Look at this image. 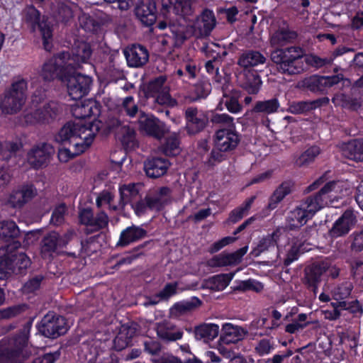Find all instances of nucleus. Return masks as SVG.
I'll return each instance as SVG.
<instances>
[{
  "label": "nucleus",
  "instance_id": "nucleus-1",
  "mask_svg": "<svg viewBox=\"0 0 363 363\" xmlns=\"http://www.w3.org/2000/svg\"><path fill=\"white\" fill-rule=\"evenodd\" d=\"M336 185L335 181L329 182L318 192L303 199L298 206L289 213L286 227L292 230L303 226L318 211L330 204Z\"/></svg>",
  "mask_w": 363,
  "mask_h": 363
},
{
  "label": "nucleus",
  "instance_id": "nucleus-2",
  "mask_svg": "<svg viewBox=\"0 0 363 363\" xmlns=\"http://www.w3.org/2000/svg\"><path fill=\"white\" fill-rule=\"evenodd\" d=\"M91 122L69 121L65 123L55 136V140L74 147L73 155H79L92 143L95 133Z\"/></svg>",
  "mask_w": 363,
  "mask_h": 363
},
{
  "label": "nucleus",
  "instance_id": "nucleus-3",
  "mask_svg": "<svg viewBox=\"0 0 363 363\" xmlns=\"http://www.w3.org/2000/svg\"><path fill=\"white\" fill-rule=\"evenodd\" d=\"M28 332L25 328L17 335L0 341V363H23L32 354L28 345Z\"/></svg>",
  "mask_w": 363,
  "mask_h": 363
},
{
  "label": "nucleus",
  "instance_id": "nucleus-4",
  "mask_svg": "<svg viewBox=\"0 0 363 363\" xmlns=\"http://www.w3.org/2000/svg\"><path fill=\"white\" fill-rule=\"evenodd\" d=\"M304 50L298 46L275 49L271 52V60L277 71L286 75H294L304 70L302 57Z\"/></svg>",
  "mask_w": 363,
  "mask_h": 363
},
{
  "label": "nucleus",
  "instance_id": "nucleus-5",
  "mask_svg": "<svg viewBox=\"0 0 363 363\" xmlns=\"http://www.w3.org/2000/svg\"><path fill=\"white\" fill-rule=\"evenodd\" d=\"M27 90L28 81L21 77L15 78L1 101L2 113L13 115L19 112L26 103Z\"/></svg>",
  "mask_w": 363,
  "mask_h": 363
},
{
  "label": "nucleus",
  "instance_id": "nucleus-6",
  "mask_svg": "<svg viewBox=\"0 0 363 363\" xmlns=\"http://www.w3.org/2000/svg\"><path fill=\"white\" fill-rule=\"evenodd\" d=\"M23 22L32 32L38 30L42 35L45 50L50 51L52 48V26L34 6H28L23 10Z\"/></svg>",
  "mask_w": 363,
  "mask_h": 363
},
{
  "label": "nucleus",
  "instance_id": "nucleus-7",
  "mask_svg": "<svg viewBox=\"0 0 363 363\" xmlns=\"http://www.w3.org/2000/svg\"><path fill=\"white\" fill-rule=\"evenodd\" d=\"M339 84H341L342 87L350 86V82L341 74L332 76L313 74L304 78L301 82L303 89L319 94H326L330 88Z\"/></svg>",
  "mask_w": 363,
  "mask_h": 363
},
{
  "label": "nucleus",
  "instance_id": "nucleus-8",
  "mask_svg": "<svg viewBox=\"0 0 363 363\" xmlns=\"http://www.w3.org/2000/svg\"><path fill=\"white\" fill-rule=\"evenodd\" d=\"M167 80L165 75H160L150 80L143 89L145 97L153 98L154 101L160 105L174 106L176 101L171 97Z\"/></svg>",
  "mask_w": 363,
  "mask_h": 363
},
{
  "label": "nucleus",
  "instance_id": "nucleus-9",
  "mask_svg": "<svg viewBox=\"0 0 363 363\" xmlns=\"http://www.w3.org/2000/svg\"><path fill=\"white\" fill-rule=\"evenodd\" d=\"M69 69L67 75L63 77L66 83L69 96L73 100H78L87 95L92 86V78L88 75L77 72H72Z\"/></svg>",
  "mask_w": 363,
  "mask_h": 363
},
{
  "label": "nucleus",
  "instance_id": "nucleus-10",
  "mask_svg": "<svg viewBox=\"0 0 363 363\" xmlns=\"http://www.w3.org/2000/svg\"><path fill=\"white\" fill-rule=\"evenodd\" d=\"M38 330L44 337L55 339L67 333V323L64 317L48 313L38 325Z\"/></svg>",
  "mask_w": 363,
  "mask_h": 363
},
{
  "label": "nucleus",
  "instance_id": "nucleus-11",
  "mask_svg": "<svg viewBox=\"0 0 363 363\" xmlns=\"http://www.w3.org/2000/svg\"><path fill=\"white\" fill-rule=\"evenodd\" d=\"M184 129L189 135H195L202 132L208 124L207 114L196 106H189L184 109Z\"/></svg>",
  "mask_w": 363,
  "mask_h": 363
},
{
  "label": "nucleus",
  "instance_id": "nucleus-12",
  "mask_svg": "<svg viewBox=\"0 0 363 363\" xmlns=\"http://www.w3.org/2000/svg\"><path fill=\"white\" fill-rule=\"evenodd\" d=\"M91 55L89 44L85 42L75 43L71 52H62L61 57L66 62L69 69L75 70L83 63H87Z\"/></svg>",
  "mask_w": 363,
  "mask_h": 363
},
{
  "label": "nucleus",
  "instance_id": "nucleus-13",
  "mask_svg": "<svg viewBox=\"0 0 363 363\" xmlns=\"http://www.w3.org/2000/svg\"><path fill=\"white\" fill-rule=\"evenodd\" d=\"M62 112V106L57 101L45 103L35 111L26 115V120L30 123H50Z\"/></svg>",
  "mask_w": 363,
  "mask_h": 363
},
{
  "label": "nucleus",
  "instance_id": "nucleus-14",
  "mask_svg": "<svg viewBox=\"0 0 363 363\" xmlns=\"http://www.w3.org/2000/svg\"><path fill=\"white\" fill-rule=\"evenodd\" d=\"M357 211L347 208L335 221L328 231V235L332 239L346 236L357 223Z\"/></svg>",
  "mask_w": 363,
  "mask_h": 363
},
{
  "label": "nucleus",
  "instance_id": "nucleus-15",
  "mask_svg": "<svg viewBox=\"0 0 363 363\" xmlns=\"http://www.w3.org/2000/svg\"><path fill=\"white\" fill-rule=\"evenodd\" d=\"M157 26L160 30H164L168 27L175 40L174 44L176 45H182L187 39L188 35L191 31L189 27V21L184 17L177 16L175 19L160 21Z\"/></svg>",
  "mask_w": 363,
  "mask_h": 363
},
{
  "label": "nucleus",
  "instance_id": "nucleus-16",
  "mask_svg": "<svg viewBox=\"0 0 363 363\" xmlns=\"http://www.w3.org/2000/svg\"><path fill=\"white\" fill-rule=\"evenodd\" d=\"M66 64L60 52L43 65L40 76L45 81H52L59 78L63 82L64 76L67 75L69 69Z\"/></svg>",
  "mask_w": 363,
  "mask_h": 363
},
{
  "label": "nucleus",
  "instance_id": "nucleus-17",
  "mask_svg": "<svg viewBox=\"0 0 363 363\" xmlns=\"http://www.w3.org/2000/svg\"><path fill=\"white\" fill-rule=\"evenodd\" d=\"M222 98L218 105V109L223 110V106L231 113L237 114L242 111L243 106L240 102L241 92L233 89L232 86L225 82L220 87Z\"/></svg>",
  "mask_w": 363,
  "mask_h": 363
},
{
  "label": "nucleus",
  "instance_id": "nucleus-18",
  "mask_svg": "<svg viewBox=\"0 0 363 363\" xmlns=\"http://www.w3.org/2000/svg\"><path fill=\"white\" fill-rule=\"evenodd\" d=\"M80 223L89 226L91 232H96L106 228L108 225L109 218L102 210L94 213L91 208H84L79 214Z\"/></svg>",
  "mask_w": 363,
  "mask_h": 363
},
{
  "label": "nucleus",
  "instance_id": "nucleus-19",
  "mask_svg": "<svg viewBox=\"0 0 363 363\" xmlns=\"http://www.w3.org/2000/svg\"><path fill=\"white\" fill-rule=\"evenodd\" d=\"M54 153L55 149L52 145L48 143H40L29 152L28 162L36 169L46 166L50 162Z\"/></svg>",
  "mask_w": 363,
  "mask_h": 363
},
{
  "label": "nucleus",
  "instance_id": "nucleus-20",
  "mask_svg": "<svg viewBox=\"0 0 363 363\" xmlns=\"http://www.w3.org/2000/svg\"><path fill=\"white\" fill-rule=\"evenodd\" d=\"M216 18L213 11L209 9L203 10L193 24L189 23L191 31L188 35V38L193 34L198 36L209 35L216 26Z\"/></svg>",
  "mask_w": 363,
  "mask_h": 363
},
{
  "label": "nucleus",
  "instance_id": "nucleus-21",
  "mask_svg": "<svg viewBox=\"0 0 363 363\" xmlns=\"http://www.w3.org/2000/svg\"><path fill=\"white\" fill-rule=\"evenodd\" d=\"M138 123L140 130L157 139L162 138L166 133L165 124L163 122L143 111L140 112Z\"/></svg>",
  "mask_w": 363,
  "mask_h": 363
},
{
  "label": "nucleus",
  "instance_id": "nucleus-22",
  "mask_svg": "<svg viewBox=\"0 0 363 363\" xmlns=\"http://www.w3.org/2000/svg\"><path fill=\"white\" fill-rule=\"evenodd\" d=\"M328 267L321 262H315L307 267L304 270L303 284L307 289L316 294L322 281V276L327 272Z\"/></svg>",
  "mask_w": 363,
  "mask_h": 363
},
{
  "label": "nucleus",
  "instance_id": "nucleus-23",
  "mask_svg": "<svg viewBox=\"0 0 363 363\" xmlns=\"http://www.w3.org/2000/svg\"><path fill=\"white\" fill-rule=\"evenodd\" d=\"M247 247L245 246L231 253L222 252L213 256L207 261V265L211 267H223L235 266L242 261V257L247 252Z\"/></svg>",
  "mask_w": 363,
  "mask_h": 363
},
{
  "label": "nucleus",
  "instance_id": "nucleus-24",
  "mask_svg": "<svg viewBox=\"0 0 363 363\" xmlns=\"http://www.w3.org/2000/svg\"><path fill=\"white\" fill-rule=\"evenodd\" d=\"M240 141V135L234 129L221 128L216 132V147L220 150L232 151Z\"/></svg>",
  "mask_w": 363,
  "mask_h": 363
},
{
  "label": "nucleus",
  "instance_id": "nucleus-25",
  "mask_svg": "<svg viewBox=\"0 0 363 363\" xmlns=\"http://www.w3.org/2000/svg\"><path fill=\"white\" fill-rule=\"evenodd\" d=\"M37 195V189L33 184H26L13 191L8 203L15 208H21Z\"/></svg>",
  "mask_w": 363,
  "mask_h": 363
},
{
  "label": "nucleus",
  "instance_id": "nucleus-26",
  "mask_svg": "<svg viewBox=\"0 0 363 363\" xmlns=\"http://www.w3.org/2000/svg\"><path fill=\"white\" fill-rule=\"evenodd\" d=\"M136 17L141 23L150 26L157 19V8L155 0H140L135 9Z\"/></svg>",
  "mask_w": 363,
  "mask_h": 363
},
{
  "label": "nucleus",
  "instance_id": "nucleus-27",
  "mask_svg": "<svg viewBox=\"0 0 363 363\" xmlns=\"http://www.w3.org/2000/svg\"><path fill=\"white\" fill-rule=\"evenodd\" d=\"M198 0H162V8L167 11L172 9L178 17L191 16Z\"/></svg>",
  "mask_w": 363,
  "mask_h": 363
},
{
  "label": "nucleus",
  "instance_id": "nucleus-28",
  "mask_svg": "<svg viewBox=\"0 0 363 363\" xmlns=\"http://www.w3.org/2000/svg\"><path fill=\"white\" fill-rule=\"evenodd\" d=\"M248 331L241 326L225 323L222 325L220 342L225 344H235L242 340Z\"/></svg>",
  "mask_w": 363,
  "mask_h": 363
},
{
  "label": "nucleus",
  "instance_id": "nucleus-29",
  "mask_svg": "<svg viewBox=\"0 0 363 363\" xmlns=\"http://www.w3.org/2000/svg\"><path fill=\"white\" fill-rule=\"evenodd\" d=\"M344 54L351 55L352 54V50L347 49L345 47H337L332 52L330 57H320L312 54L306 55L305 61L308 65L319 69L331 65L337 56L342 55Z\"/></svg>",
  "mask_w": 363,
  "mask_h": 363
},
{
  "label": "nucleus",
  "instance_id": "nucleus-30",
  "mask_svg": "<svg viewBox=\"0 0 363 363\" xmlns=\"http://www.w3.org/2000/svg\"><path fill=\"white\" fill-rule=\"evenodd\" d=\"M128 65L132 67H141L149 60V52L147 48L140 45H133L131 48L124 50Z\"/></svg>",
  "mask_w": 363,
  "mask_h": 363
},
{
  "label": "nucleus",
  "instance_id": "nucleus-31",
  "mask_svg": "<svg viewBox=\"0 0 363 363\" xmlns=\"http://www.w3.org/2000/svg\"><path fill=\"white\" fill-rule=\"evenodd\" d=\"M147 236V231L143 228L133 225L121 233L116 247H124Z\"/></svg>",
  "mask_w": 363,
  "mask_h": 363
},
{
  "label": "nucleus",
  "instance_id": "nucleus-32",
  "mask_svg": "<svg viewBox=\"0 0 363 363\" xmlns=\"http://www.w3.org/2000/svg\"><path fill=\"white\" fill-rule=\"evenodd\" d=\"M157 336L166 342H174L182 339L183 332L169 321L158 323L156 326Z\"/></svg>",
  "mask_w": 363,
  "mask_h": 363
},
{
  "label": "nucleus",
  "instance_id": "nucleus-33",
  "mask_svg": "<svg viewBox=\"0 0 363 363\" xmlns=\"http://www.w3.org/2000/svg\"><path fill=\"white\" fill-rule=\"evenodd\" d=\"M141 188L142 186L139 183H129L120 186L119 208H123L128 203L132 204L140 198V191Z\"/></svg>",
  "mask_w": 363,
  "mask_h": 363
},
{
  "label": "nucleus",
  "instance_id": "nucleus-34",
  "mask_svg": "<svg viewBox=\"0 0 363 363\" xmlns=\"http://www.w3.org/2000/svg\"><path fill=\"white\" fill-rule=\"evenodd\" d=\"M172 191L169 187L162 186L147 194L152 208L156 211H160L171 199Z\"/></svg>",
  "mask_w": 363,
  "mask_h": 363
},
{
  "label": "nucleus",
  "instance_id": "nucleus-35",
  "mask_svg": "<svg viewBox=\"0 0 363 363\" xmlns=\"http://www.w3.org/2000/svg\"><path fill=\"white\" fill-rule=\"evenodd\" d=\"M170 163L164 158L155 157L147 160L144 164V169L147 177L157 178L164 175Z\"/></svg>",
  "mask_w": 363,
  "mask_h": 363
},
{
  "label": "nucleus",
  "instance_id": "nucleus-36",
  "mask_svg": "<svg viewBox=\"0 0 363 363\" xmlns=\"http://www.w3.org/2000/svg\"><path fill=\"white\" fill-rule=\"evenodd\" d=\"M267 58L257 50H246L242 52L238 60V65L244 69H249L265 64Z\"/></svg>",
  "mask_w": 363,
  "mask_h": 363
},
{
  "label": "nucleus",
  "instance_id": "nucleus-37",
  "mask_svg": "<svg viewBox=\"0 0 363 363\" xmlns=\"http://www.w3.org/2000/svg\"><path fill=\"white\" fill-rule=\"evenodd\" d=\"M298 37L296 31L287 28L278 29L270 38V44L275 49L281 48L288 43L294 42Z\"/></svg>",
  "mask_w": 363,
  "mask_h": 363
},
{
  "label": "nucleus",
  "instance_id": "nucleus-38",
  "mask_svg": "<svg viewBox=\"0 0 363 363\" xmlns=\"http://www.w3.org/2000/svg\"><path fill=\"white\" fill-rule=\"evenodd\" d=\"M72 113L76 118V121H83L92 116H96L99 114V108L94 101H85L73 105Z\"/></svg>",
  "mask_w": 363,
  "mask_h": 363
},
{
  "label": "nucleus",
  "instance_id": "nucleus-39",
  "mask_svg": "<svg viewBox=\"0 0 363 363\" xmlns=\"http://www.w3.org/2000/svg\"><path fill=\"white\" fill-rule=\"evenodd\" d=\"M342 154L350 160L363 162V140L355 139L344 144L342 146Z\"/></svg>",
  "mask_w": 363,
  "mask_h": 363
},
{
  "label": "nucleus",
  "instance_id": "nucleus-40",
  "mask_svg": "<svg viewBox=\"0 0 363 363\" xmlns=\"http://www.w3.org/2000/svg\"><path fill=\"white\" fill-rule=\"evenodd\" d=\"M6 256L10 260L11 267L15 274H24L31 264L30 258L24 252L8 254Z\"/></svg>",
  "mask_w": 363,
  "mask_h": 363
},
{
  "label": "nucleus",
  "instance_id": "nucleus-41",
  "mask_svg": "<svg viewBox=\"0 0 363 363\" xmlns=\"http://www.w3.org/2000/svg\"><path fill=\"white\" fill-rule=\"evenodd\" d=\"M281 235L279 229H277L272 234H269L263 238L258 243L257 246L252 250L251 255L254 257H258L262 252L274 248L277 245V241Z\"/></svg>",
  "mask_w": 363,
  "mask_h": 363
},
{
  "label": "nucleus",
  "instance_id": "nucleus-42",
  "mask_svg": "<svg viewBox=\"0 0 363 363\" xmlns=\"http://www.w3.org/2000/svg\"><path fill=\"white\" fill-rule=\"evenodd\" d=\"M219 334V326L213 323H204L195 328L194 335L198 340L208 342L214 340Z\"/></svg>",
  "mask_w": 363,
  "mask_h": 363
},
{
  "label": "nucleus",
  "instance_id": "nucleus-43",
  "mask_svg": "<svg viewBox=\"0 0 363 363\" xmlns=\"http://www.w3.org/2000/svg\"><path fill=\"white\" fill-rule=\"evenodd\" d=\"M160 151L167 156H176L181 152L179 133H171L160 146Z\"/></svg>",
  "mask_w": 363,
  "mask_h": 363
},
{
  "label": "nucleus",
  "instance_id": "nucleus-44",
  "mask_svg": "<svg viewBox=\"0 0 363 363\" xmlns=\"http://www.w3.org/2000/svg\"><path fill=\"white\" fill-rule=\"evenodd\" d=\"M89 344L83 343L82 350L84 352L86 350H90L89 355L85 354V357L89 362L94 361L95 363H118L117 358L115 355L111 353L101 352L98 353L96 348L91 347H89Z\"/></svg>",
  "mask_w": 363,
  "mask_h": 363
},
{
  "label": "nucleus",
  "instance_id": "nucleus-45",
  "mask_svg": "<svg viewBox=\"0 0 363 363\" xmlns=\"http://www.w3.org/2000/svg\"><path fill=\"white\" fill-rule=\"evenodd\" d=\"M57 247H62L60 243V234L55 231L46 234L41 241V252L44 256L50 255Z\"/></svg>",
  "mask_w": 363,
  "mask_h": 363
},
{
  "label": "nucleus",
  "instance_id": "nucleus-46",
  "mask_svg": "<svg viewBox=\"0 0 363 363\" xmlns=\"http://www.w3.org/2000/svg\"><path fill=\"white\" fill-rule=\"evenodd\" d=\"M116 137L126 150L133 149L138 145L135 131L128 123L121 128L120 132L116 135Z\"/></svg>",
  "mask_w": 363,
  "mask_h": 363
},
{
  "label": "nucleus",
  "instance_id": "nucleus-47",
  "mask_svg": "<svg viewBox=\"0 0 363 363\" xmlns=\"http://www.w3.org/2000/svg\"><path fill=\"white\" fill-rule=\"evenodd\" d=\"M293 184L291 182H284L274 191L269 199L268 208L271 210L277 208V204L281 202L286 196L291 192Z\"/></svg>",
  "mask_w": 363,
  "mask_h": 363
},
{
  "label": "nucleus",
  "instance_id": "nucleus-48",
  "mask_svg": "<svg viewBox=\"0 0 363 363\" xmlns=\"http://www.w3.org/2000/svg\"><path fill=\"white\" fill-rule=\"evenodd\" d=\"M135 333V328L123 325L120 333L113 340L115 349L120 351L127 347L130 345Z\"/></svg>",
  "mask_w": 363,
  "mask_h": 363
},
{
  "label": "nucleus",
  "instance_id": "nucleus-49",
  "mask_svg": "<svg viewBox=\"0 0 363 363\" xmlns=\"http://www.w3.org/2000/svg\"><path fill=\"white\" fill-rule=\"evenodd\" d=\"M233 276V273L215 275L206 281V287L213 291H222L229 284Z\"/></svg>",
  "mask_w": 363,
  "mask_h": 363
},
{
  "label": "nucleus",
  "instance_id": "nucleus-50",
  "mask_svg": "<svg viewBox=\"0 0 363 363\" xmlns=\"http://www.w3.org/2000/svg\"><path fill=\"white\" fill-rule=\"evenodd\" d=\"M275 342L272 337H265L257 340L254 346V352L259 357L272 353L275 349Z\"/></svg>",
  "mask_w": 363,
  "mask_h": 363
},
{
  "label": "nucleus",
  "instance_id": "nucleus-51",
  "mask_svg": "<svg viewBox=\"0 0 363 363\" xmlns=\"http://www.w3.org/2000/svg\"><path fill=\"white\" fill-rule=\"evenodd\" d=\"M279 108V103L277 98L266 101H257L252 108V112L263 114H271L277 112Z\"/></svg>",
  "mask_w": 363,
  "mask_h": 363
},
{
  "label": "nucleus",
  "instance_id": "nucleus-52",
  "mask_svg": "<svg viewBox=\"0 0 363 363\" xmlns=\"http://www.w3.org/2000/svg\"><path fill=\"white\" fill-rule=\"evenodd\" d=\"M20 230L15 222L4 220L0 222V239L6 241L18 236Z\"/></svg>",
  "mask_w": 363,
  "mask_h": 363
},
{
  "label": "nucleus",
  "instance_id": "nucleus-53",
  "mask_svg": "<svg viewBox=\"0 0 363 363\" xmlns=\"http://www.w3.org/2000/svg\"><path fill=\"white\" fill-rule=\"evenodd\" d=\"M255 199V196H252L247 199L240 206L233 210L229 215L227 222L234 224L240 220L247 213Z\"/></svg>",
  "mask_w": 363,
  "mask_h": 363
},
{
  "label": "nucleus",
  "instance_id": "nucleus-54",
  "mask_svg": "<svg viewBox=\"0 0 363 363\" xmlns=\"http://www.w3.org/2000/svg\"><path fill=\"white\" fill-rule=\"evenodd\" d=\"M245 88L250 94H257L262 85L259 75L256 72L247 70L245 72Z\"/></svg>",
  "mask_w": 363,
  "mask_h": 363
},
{
  "label": "nucleus",
  "instance_id": "nucleus-55",
  "mask_svg": "<svg viewBox=\"0 0 363 363\" xmlns=\"http://www.w3.org/2000/svg\"><path fill=\"white\" fill-rule=\"evenodd\" d=\"M352 289V283L348 280L344 281L333 289V297L336 301L345 300L350 296Z\"/></svg>",
  "mask_w": 363,
  "mask_h": 363
},
{
  "label": "nucleus",
  "instance_id": "nucleus-56",
  "mask_svg": "<svg viewBox=\"0 0 363 363\" xmlns=\"http://www.w3.org/2000/svg\"><path fill=\"white\" fill-rule=\"evenodd\" d=\"M201 305V301L194 296L189 300L177 303L174 305V309L180 314L192 311Z\"/></svg>",
  "mask_w": 363,
  "mask_h": 363
},
{
  "label": "nucleus",
  "instance_id": "nucleus-57",
  "mask_svg": "<svg viewBox=\"0 0 363 363\" xmlns=\"http://www.w3.org/2000/svg\"><path fill=\"white\" fill-rule=\"evenodd\" d=\"M320 148L317 146H313L306 150L296 160V164L301 167L313 162L314 159L320 154Z\"/></svg>",
  "mask_w": 363,
  "mask_h": 363
},
{
  "label": "nucleus",
  "instance_id": "nucleus-58",
  "mask_svg": "<svg viewBox=\"0 0 363 363\" xmlns=\"http://www.w3.org/2000/svg\"><path fill=\"white\" fill-rule=\"evenodd\" d=\"M332 101L335 106L347 107L352 109L359 106L356 99H352L348 96L341 93L336 94L332 99Z\"/></svg>",
  "mask_w": 363,
  "mask_h": 363
},
{
  "label": "nucleus",
  "instance_id": "nucleus-59",
  "mask_svg": "<svg viewBox=\"0 0 363 363\" xmlns=\"http://www.w3.org/2000/svg\"><path fill=\"white\" fill-rule=\"evenodd\" d=\"M233 121V118L226 113H215L211 118L213 124L230 129H235Z\"/></svg>",
  "mask_w": 363,
  "mask_h": 363
},
{
  "label": "nucleus",
  "instance_id": "nucleus-60",
  "mask_svg": "<svg viewBox=\"0 0 363 363\" xmlns=\"http://www.w3.org/2000/svg\"><path fill=\"white\" fill-rule=\"evenodd\" d=\"M139 199V200L135 201V203L131 204L135 213L138 216H142L143 215L145 214L148 210L155 211L152 208V204L149 201V198L147 194L144 199Z\"/></svg>",
  "mask_w": 363,
  "mask_h": 363
},
{
  "label": "nucleus",
  "instance_id": "nucleus-61",
  "mask_svg": "<svg viewBox=\"0 0 363 363\" xmlns=\"http://www.w3.org/2000/svg\"><path fill=\"white\" fill-rule=\"evenodd\" d=\"M28 308L27 305L20 304L15 305L0 310V319H9L13 318L22 313Z\"/></svg>",
  "mask_w": 363,
  "mask_h": 363
},
{
  "label": "nucleus",
  "instance_id": "nucleus-62",
  "mask_svg": "<svg viewBox=\"0 0 363 363\" xmlns=\"http://www.w3.org/2000/svg\"><path fill=\"white\" fill-rule=\"evenodd\" d=\"M44 277L41 274L35 275L29 279L23 286L22 291L23 294L35 293L40 287L41 282Z\"/></svg>",
  "mask_w": 363,
  "mask_h": 363
},
{
  "label": "nucleus",
  "instance_id": "nucleus-63",
  "mask_svg": "<svg viewBox=\"0 0 363 363\" xmlns=\"http://www.w3.org/2000/svg\"><path fill=\"white\" fill-rule=\"evenodd\" d=\"M308 101H293L289 104L288 111L293 114H303L311 111Z\"/></svg>",
  "mask_w": 363,
  "mask_h": 363
},
{
  "label": "nucleus",
  "instance_id": "nucleus-64",
  "mask_svg": "<svg viewBox=\"0 0 363 363\" xmlns=\"http://www.w3.org/2000/svg\"><path fill=\"white\" fill-rule=\"evenodd\" d=\"M294 354L291 350H287L282 353L274 354L267 359L258 360L257 363H286L289 358Z\"/></svg>",
  "mask_w": 363,
  "mask_h": 363
}]
</instances>
